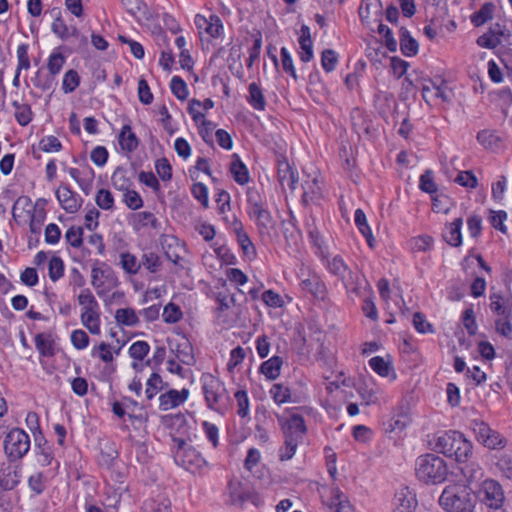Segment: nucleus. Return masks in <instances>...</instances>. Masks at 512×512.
<instances>
[{"instance_id":"nucleus-11","label":"nucleus","mask_w":512,"mask_h":512,"mask_svg":"<svg viewBox=\"0 0 512 512\" xmlns=\"http://www.w3.org/2000/svg\"><path fill=\"white\" fill-rule=\"evenodd\" d=\"M91 285L99 297H104L118 285V280L110 268L93 267L91 270Z\"/></svg>"},{"instance_id":"nucleus-18","label":"nucleus","mask_w":512,"mask_h":512,"mask_svg":"<svg viewBox=\"0 0 512 512\" xmlns=\"http://www.w3.org/2000/svg\"><path fill=\"white\" fill-rule=\"evenodd\" d=\"M56 197L62 208L68 213H75L81 207V199L67 186H62L56 191Z\"/></svg>"},{"instance_id":"nucleus-30","label":"nucleus","mask_w":512,"mask_h":512,"mask_svg":"<svg viewBox=\"0 0 512 512\" xmlns=\"http://www.w3.org/2000/svg\"><path fill=\"white\" fill-rule=\"evenodd\" d=\"M51 29L55 35H57L62 40H67L69 37H78L79 31L76 27L71 26L68 27L65 21L61 16H58L54 19Z\"/></svg>"},{"instance_id":"nucleus-50","label":"nucleus","mask_w":512,"mask_h":512,"mask_svg":"<svg viewBox=\"0 0 512 512\" xmlns=\"http://www.w3.org/2000/svg\"><path fill=\"white\" fill-rule=\"evenodd\" d=\"M64 273L63 260L58 256H53L49 261L48 274L49 278L55 282L59 280Z\"/></svg>"},{"instance_id":"nucleus-42","label":"nucleus","mask_w":512,"mask_h":512,"mask_svg":"<svg viewBox=\"0 0 512 512\" xmlns=\"http://www.w3.org/2000/svg\"><path fill=\"white\" fill-rule=\"evenodd\" d=\"M111 182L114 188L120 191H127L130 187V179L127 176L125 169L118 167L112 174Z\"/></svg>"},{"instance_id":"nucleus-34","label":"nucleus","mask_w":512,"mask_h":512,"mask_svg":"<svg viewBox=\"0 0 512 512\" xmlns=\"http://www.w3.org/2000/svg\"><path fill=\"white\" fill-rule=\"evenodd\" d=\"M354 221L361 234L366 238L368 245L372 248L375 239L367 223L366 215L361 209L355 211Z\"/></svg>"},{"instance_id":"nucleus-1","label":"nucleus","mask_w":512,"mask_h":512,"mask_svg":"<svg viewBox=\"0 0 512 512\" xmlns=\"http://www.w3.org/2000/svg\"><path fill=\"white\" fill-rule=\"evenodd\" d=\"M435 449L448 457H454L459 464L468 462L473 455V443L458 431H446L438 435Z\"/></svg>"},{"instance_id":"nucleus-16","label":"nucleus","mask_w":512,"mask_h":512,"mask_svg":"<svg viewBox=\"0 0 512 512\" xmlns=\"http://www.w3.org/2000/svg\"><path fill=\"white\" fill-rule=\"evenodd\" d=\"M189 396L188 389H182L180 391L171 389L168 392L161 394L159 397V408L162 411H168L173 409L182 403H184Z\"/></svg>"},{"instance_id":"nucleus-39","label":"nucleus","mask_w":512,"mask_h":512,"mask_svg":"<svg viewBox=\"0 0 512 512\" xmlns=\"http://www.w3.org/2000/svg\"><path fill=\"white\" fill-rule=\"evenodd\" d=\"M13 107L15 108L14 116L21 126L28 125L32 120V111L31 107L26 103H19L18 101L12 102Z\"/></svg>"},{"instance_id":"nucleus-59","label":"nucleus","mask_w":512,"mask_h":512,"mask_svg":"<svg viewBox=\"0 0 512 512\" xmlns=\"http://www.w3.org/2000/svg\"><path fill=\"white\" fill-rule=\"evenodd\" d=\"M247 202H248V213L249 214L265 206V203H264L261 195L254 188L248 189Z\"/></svg>"},{"instance_id":"nucleus-19","label":"nucleus","mask_w":512,"mask_h":512,"mask_svg":"<svg viewBox=\"0 0 512 512\" xmlns=\"http://www.w3.org/2000/svg\"><path fill=\"white\" fill-rule=\"evenodd\" d=\"M300 286L304 292L311 294L315 299L324 300L326 297V285L317 275L302 280Z\"/></svg>"},{"instance_id":"nucleus-62","label":"nucleus","mask_w":512,"mask_h":512,"mask_svg":"<svg viewBox=\"0 0 512 512\" xmlns=\"http://www.w3.org/2000/svg\"><path fill=\"white\" fill-rule=\"evenodd\" d=\"M455 182L469 189H474L478 185L476 176L470 170L460 172L455 178Z\"/></svg>"},{"instance_id":"nucleus-32","label":"nucleus","mask_w":512,"mask_h":512,"mask_svg":"<svg viewBox=\"0 0 512 512\" xmlns=\"http://www.w3.org/2000/svg\"><path fill=\"white\" fill-rule=\"evenodd\" d=\"M422 97L428 104H431L437 99H441L444 102L449 100L446 89L435 84H432V86H423Z\"/></svg>"},{"instance_id":"nucleus-36","label":"nucleus","mask_w":512,"mask_h":512,"mask_svg":"<svg viewBox=\"0 0 512 512\" xmlns=\"http://www.w3.org/2000/svg\"><path fill=\"white\" fill-rule=\"evenodd\" d=\"M249 104L256 110H264L266 101L262 89L256 84L249 85V95L247 97Z\"/></svg>"},{"instance_id":"nucleus-48","label":"nucleus","mask_w":512,"mask_h":512,"mask_svg":"<svg viewBox=\"0 0 512 512\" xmlns=\"http://www.w3.org/2000/svg\"><path fill=\"white\" fill-rule=\"evenodd\" d=\"M176 358L186 365L194 364L195 358L192 353V347L188 343V341H185L183 344L178 345L176 349Z\"/></svg>"},{"instance_id":"nucleus-20","label":"nucleus","mask_w":512,"mask_h":512,"mask_svg":"<svg viewBox=\"0 0 512 512\" xmlns=\"http://www.w3.org/2000/svg\"><path fill=\"white\" fill-rule=\"evenodd\" d=\"M302 187V200L306 205L318 202L323 196L322 186L317 176L312 179L305 180Z\"/></svg>"},{"instance_id":"nucleus-9","label":"nucleus","mask_w":512,"mask_h":512,"mask_svg":"<svg viewBox=\"0 0 512 512\" xmlns=\"http://www.w3.org/2000/svg\"><path fill=\"white\" fill-rule=\"evenodd\" d=\"M30 449V437L22 429L14 428L5 437L4 450L6 455L18 460L24 457Z\"/></svg>"},{"instance_id":"nucleus-33","label":"nucleus","mask_w":512,"mask_h":512,"mask_svg":"<svg viewBox=\"0 0 512 512\" xmlns=\"http://www.w3.org/2000/svg\"><path fill=\"white\" fill-rule=\"evenodd\" d=\"M283 361L279 356H273L263 362L260 371L270 380L276 379L280 375Z\"/></svg>"},{"instance_id":"nucleus-26","label":"nucleus","mask_w":512,"mask_h":512,"mask_svg":"<svg viewBox=\"0 0 512 512\" xmlns=\"http://www.w3.org/2000/svg\"><path fill=\"white\" fill-rule=\"evenodd\" d=\"M230 172L235 182L240 185H244L250 180L248 169L237 154L233 155V160L230 165Z\"/></svg>"},{"instance_id":"nucleus-38","label":"nucleus","mask_w":512,"mask_h":512,"mask_svg":"<svg viewBox=\"0 0 512 512\" xmlns=\"http://www.w3.org/2000/svg\"><path fill=\"white\" fill-rule=\"evenodd\" d=\"M120 265L126 273L135 275L141 268V261L135 255L124 252L120 254Z\"/></svg>"},{"instance_id":"nucleus-17","label":"nucleus","mask_w":512,"mask_h":512,"mask_svg":"<svg viewBox=\"0 0 512 512\" xmlns=\"http://www.w3.org/2000/svg\"><path fill=\"white\" fill-rule=\"evenodd\" d=\"M325 503L329 508V512H352V505L347 496L337 487L329 490V497H327Z\"/></svg>"},{"instance_id":"nucleus-15","label":"nucleus","mask_w":512,"mask_h":512,"mask_svg":"<svg viewBox=\"0 0 512 512\" xmlns=\"http://www.w3.org/2000/svg\"><path fill=\"white\" fill-rule=\"evenodd\" d=\"M194 23L201 36L203 33H206L211 38H217L223 32L222 22L220 18L214 14H211L208 18L201 14H197L195 16Z\"/></svg>"},{"instance_id":"nucleus-60","label":"nucleus","mask_w":512,"mask_h":512,"mask_svg":"<svg viewBox=\"0 0 512 512\" xmlns=\"http://www.w3.org/2000/svg\"><path fill=\"white\" fill-rule=\"evenodd\" d=\"M45 219V211L43 208L37 209V204L34 206V213L31 216L29 228L33 234H40L41 226Z\"/></svg>"},{"instance_id":"nucleus-45","label":"nucleus","mask_w":512,"mask_h":512,"mask_svg":"<svg viewBox=\"0 0 512 512\" xmlns=\"http://www.w3.org/2000/svg\"><path fill=\"white\" fill-rule=\"evenodd\" d=\"M495 465L499 472L506 478L512 479V456L506 453L495 455Z\"/></svg>"},{"instance_id":"nucleus-47","label":"nucleus","mask_w":512,"mask_h":512,"mask_svg":"<svg viewBox=\"0 0 512 512\" xmlns=\"http://www.w3.org/2000/svg\"><path fill=\"white\" fill-rule=\"evenodd\" d=\"M182 315L183 314L179 306L172 302L168 303L164 307L162 313L163 320L169 324L177 323L182 318Z\"/></svg>"},{"instance_id":"nucleus-44","label":"nucleus","mask_w":512,"mask_h":512,"mask_svg":"<svg viewBox=\"0 0 512 512\" xmlns=\"http://www.w3.org/2000/svg\"><path fill=\"white\" fill-rule=\"evenodd\" d=\"M371 369L381 377H387L392 371L391 363L383 357L375 356L369 360Z\"/></svg>"},{"instance_id":"nucleus-40","label":"nucleus","mask_w":512,"mask_h":512,"mask_svg":"<svg viewBox=\"0 0 512 512\" xmlns=\"http://www.w3.org/2000/svg\"><path fill=\"white\" fill-rule=\"evenodd\" d=\"M115 320L120 325L135 326L139 322V318L132 308H120L116 310Z\"/></svg>"},{"instance_id":"nucleus-55","label":"nucleus","mask_w":512,"mask_h":512,"mask_svg":"<svg viewBox=\"0 0 512 512\" xmlns=\"http://www.w3.org/2000/svg\"><path fill=\"white\" fill-rule=\"evenodd\" d=\"M478 142L485 148H493L500 142V138L494 131L482 130L477 134Z\"/></svg>"},{"instance_id":"nucleus-43","label":"nucleus","mask_w":512,"mask_h":512,"mask_svg":"<svg viewBox=\"0 0 512 512\" xmlns=\"http://www.w3.org/2000/svg\"><path fill=\"white\" fill-rule=\"evenodd\" d=\"M35 346L42 356L50 357L54 354L53 342L47 334H37Z\"/></svg>"},{"instance_id":"nucleus-31","label":"nucleus","mask_w":512,"mask_h":512,"mask_svg":"<svg viewBox=\"0 0 512 512\" xmlns=\"http://www.w3.org/2000/svg\"><path fill=\"white\" fill-rule=\"evenodd\" d=\"M495 331L499 335L512 340V306L506 311V314L495 320Z\"/></svg>"},{"instance_id":"nucleus-53","label":"nucleus","mask_w":512,"mask_h":512,"mask_svg":"<svg viewBox=\"0 0 512 512\" xmlns=\"http://www.w3.org/2000/svg\"><path fill=\"white\" fill-rule=\"evenodd\" d=\"M96 204L103 210H110L114 206L112 193L107 189H100L96 193Z\"/></svg>"},{"instance_id":"nucleus-35","label":"nucleus","mask_w":512,"mask_h":512,"mask_svg":"<svg viewBox=\"0 0 512 512\" xmlns=\"http://www.w3.org/2000/svg\"><path fill=\"white\" fill-rule=\"evenodd\" d=\"M162 245L167 259L174 264H178L181 259L179 250L183 249L178 240L175 237H167Z\"/></svg>"},{"instance_id":"nucleus-57","label":"nucleus","mask_w":512,"mask_h":512,"mask_svg":"<svg viewBox=\"0 0 512 512\" xmlns=\"http://www.w3.org/2000/svg\"><path fill=\"white\" fill-rule=\"evenodd\" d=\"M338 62V54L332 49H326L321 55V65L326 72H332Z\"/></svg>"},{"instance_id":"nucleus-8","label":"nucleus","mask_w":512,"mask_h":512,"mask_svg":"<svg viewBox=\"0 0 512 512\" xmlns=\"http://www.w3.org/2000/svg\"><path fill=\"white\" fill-rule=\"evenodd\" d=\"M173 441L177 446L174 451V460L179 466L189 471H195L203 466L205 460L195 448L183 439L174 438Z\"/></svg>"},{"instance_id":"nucleus-10","label":"nucleus","mask_w":512,"mask_h":512,"mask_svg":"<svg viewBox=\"0 0 512 512\" xmlns=\"http://www.w3.org/2000/svg\"><path fill=\"white\" fill-rule=\"evenodd\" d=\"M477 496L480 502L489 509L501 508L505 500L502 486L493 479H486L482 482L477 491Z\"/></svg>"},{"instance_id":"nucleus-21","label":"nucleus","mask_w":512,"mask_h":512,"mask_svg":"<svg viewBox=\"0 0 512 512\" xmlns=\"http://www.w3.org/2000/svg\"><path fill=\"white\" fill-rule=\"evenodd\" d=\"M118 143L122 151L131 153L135 151L139 145V139L136 134L132 131L129 124L122 127L118 135Z\"/></svg>"},{"instance_id":"nucleus-51","label":"nucleus","mask_w":512,"mask_h":512,"mask_svg":"<svg viewBox=\"0 0 512 512\" xmlns=\"http://www.w3.org/2000/svg\"><path fill=\"white\" fill-rule=\"evenodd\" d=\"M79 83L80 77L77 71L68 70L63 77L62 89L65 93H71L79 86Z\"/></svg>"},{"instance_id":"nucleus-41","label":"nucleus","mask_w":512,"mask_h":512,"mask_svg":"<svg viewBox=\"0 0 512 512\" xmlns=\"http://www.w3.org/2000/svg\"><path fill=\"white\" fill-rule=\"evenodd\" d=\"M462 464L461 473L468 482L476 481L483 476V469L477 462L468 461Z\"/></svg>"},{"instance_id":"nucleus-27","label":"nucleus","mask_w":512,"mask_h":512,"mask_svg":"<svg viewBox=\"0 0 512 512\" xmlns=\"http://www.w3.org/2000/svg\"><path fill=\"white\" fill-rule=\"evenodd\" d=\"M143 512H172L171 502L164 495H158L156 498L148 499L142 507Z\"/></svg>"},{"instance_id":"nucleus-64","label":"nucleus","mask_w":512,"mask_h":512,"mask_svg":"<svg viewBox=\"0 0 512 512\" xmlns=\"http://www.w3.org/2000/svg\"><path fill=\"white\" fill-rule=\"evenodd\" d=\"M70 338L72 345L78 350H83L89 345V336L82 329L72 331Z\"/></svg>"},{"instance_id":"nucleus-2","label":"nucleus","mask_w":512,"mask_h":512,"mask_svg":"<svg viewBox=\"0 0 512 512\" xmlns=\"http://www.w3.org/2000/svg\"><path fill=\"white\" fill-rule=\"evenodd\" d=\"M321 259L327 270L341 280L348 293L360 295L362 290L365 289V281L348 267L340 255L331 257L322 253Z\"/></svg>"},{"instance_id":"nucleus-12","label":"nucleus","mask_w":512,"mask_h":512,"mask_svg":"<svg viewBox=\"0 0 512 512\" xmlns=\"http://www.w3.org/2000/svg\"><path fill=\"white\" fill-rule=\"evenodd\" d=\"M256 223L258 232L264 241H273L277 237L276 221L266 206L249 214Z\"/></svg>"},{"instance_id":"nucleus-22","label":"nucleus","mask_w":512,"mask_h":512,"mask_svg":"<svg viewBox=\"0 0 512 512\" xmlns=\"http://www.w3.org/2000/svg\"><path fill=\"white\" fill-rule=\"evenodd\" d=\"M463 224L462 218H456L453 222L446 225L443 232V238L447 244L453 247H459L462 244L461 227Z\"/></svg>"},{"instance_id":"nucleus-49","label":"nucleus","mask_w":512,"mask_h":512,"mask_svg":"<svg viewBox=\"0 0 512 512\" xmlns=\"http://www.w3.org/2000/svg\"><path fill=\"white\" fill-rule=\"evenodd\" d=\"M238 242L243 249L244 253L246 255H254L255 254V247L249 238V236L243 231V227L241 223H238V226L235 228Z\"/></svg>"},{"instance_id":"nucleus-5","label":"nucleus","mask_w":512,"mask_h":512,"mask_svg":"<svg viewBox=\"0 0 512 512\" xmlns=\"http://www.w3.org/2000/svg\"><path fill=\"white\" fill-rule=\"evenodd\" d=\"M201 383L207 406L217 412L224 411L229 401L224 384L209 373L201 376Z\"/></svg>"},{"instance_id":"nucleus-58","label":"nucleus","mask_w":512,"mask_h":512,"mask_svg":"<svg viewBox=\"0 0 512 512\" xmlns=\"http://www.w3.org/2000/svg\"><path fill=\"white\" fill-rule=\"evenodd\" d=\"M270 394L277 404L286 403L291 397L290 390L281 384H274L270 389Z\"/></svg>"},{"instance_id":"nucleus-56","label":"nucleus","mask_w":512,"mask_h":512,"mask_svg":"<svg viewBox=\"0 0 512 512\" xmlns=\"http://www.w3.org/2000/svg\"><path fill=\"white\" fill-rule=\"evenodd\" d=\"M170 88L172 93L179 99L185 100L188 97V88L184 80L179 76L171 79Z\"/></svg>"},{"instance_id":"nucleus-52","label":"nucleus","mask_w":512,"mask_h":512,"mask_svg":"<svg viewBox=\"0 0 512 512\" xmlns=\"http://www.w3.org/2000/svg\"><path fill=\"white\" fill-rule=\"evenodd\" d=\"M149 344L145 341H136L129 348V355L138 361H143L149 353Z\"/></svg>"},{"instance_id":"nucleus-28","label":"nucleus","mask_w":512,"mask_h":512,"mask_svg":"<svg viewBox=\"0 0 512 512\" xmlns=\"http://www.w3.org/2000/svg\"><path fill=\"white\" fill-rule=\"evenodd\" d=\"M400 49L401 52L407 57L415 56L419 51L418 42L405 28L400 29Z\"/></svg>"},{"instance_id":"nucleus-25","label":"nucleus","mask_w":512,"mask_h":512,"mask_svg":"<svg viewBox=\"0 0 512 512\" xmlns=\"http://www.w3.org/2000/svg\"><path fill=\"white\" fill-rule=\"evenodd\" d=\"M131 222L135 230L139 231L143 228L150 227L152 229H159L160 224L155 215L148 211H142L133 214Z\"/></svg>"},{"instance_id":"nucleus-54","label":"nucleus","mask_w":512,"mask_h":512,"mask_svg":"<svg viewBox=\"0 0 512 512\" xmlns=\"http://www.w3.org/2000/svg\"><path fill=\"white\" fill-rule=\"evenodd\" d=\"M65 64V57L62 53L59 52H53L49 58L47 63V68L49 70V73L52 76L57 75L60 73L63 65Z\"/></svg>"},{"instance_id":"nucleus-7","label":"nucleus","mask_w":512,"mask_h":512,"mask_svg":"<svg viewBox=\"0 0 512 512\" xmlns=\"http://www.w3.org/2000/svg\"><path fill=\"white\" fill-rule=\"evenodd\" d=\"M470 429L472 430L475 439L489 450L504 449L508 443L507 439L502 434L492 429L482 420H471Z\"/></svg>"},{"instance_id":"nucleus-63","label":"nucleus","mask_w":512,"mask_h":512,"mask_svg":"<svg viewBox=\"0 0 512 512\" xmlns=\"http://www.w3.org/2000/svg\"><path fill=\"white\" fill-rule=\"evenodd\" d=\"M419 187L423 192L429 194H433L437 191V185L434 182L432 171L427 170L420 176Z\"/></svg>"},{"instance_id":"nucleus-46","label":"nucleus","mask_w":512,"mask_h":512,"mask_svg":"<svg viewBox=\"0 0 512 512\" xmlns=\"http://www.w3.org/2000/svg\"><path fill=\"white\" fill-rule=\"evenodd\" d=\"M162 378L157 373H152L146 382L145 395L148 400L154 398V396L162 389Z\"/></svg>"},{"instance_id":"nucleus-29","label":"nucleus","mask_w":512,"mask_h":512,"mask_svg":"<svg viewBox=\"0 0 512 512\" xmlns=\"http://www.w3.org/2000/svg\"><path fill=\"white\" fill-rule=\"evenodd\" d=\"M495 5L492 2L484 3L479 11L473 13L470 16L471 23L475 27L484 25L487 21L491 20L494 16Z\"/></svg>"},{"instance_id":"nucleus-6","label":"nucleus","mask_w":512,"mask_h":512,"mask_svg":"<svg viewBox=\"0 0 512 512\" xmlns=\"http://www.w3.org/2000/svg\"><path fill=\"white\" fill-rule=\"evenodd\" d=\"M78 303L82 307L81 323L91 334H100V308L89 288L82 289L78 295Z\"/></svg>"},{"instance_id":"nucleus-37","label":"nucleus","mask_w":512,"mask_h":512,"mask_svg":"<svg viewBox=\"0 0 512 512\" xmlns=\"http://www.w3.org/2000/svg\"><path fill=\"white\" fill-rule=\"evenodd\" d=\"M358 393L364 405H373L379 401V388L376 386L364 383L359 386Z\"/></svg>"},{"instance_id":"nucleus-24","label":"nucleus","mask_w":512,"mask_h":512,"mask_svg":"<svg viewBox=\"0 0 512 512\" xmlns=\"http://www.w3.org/2000/svg\"><path fill=\"white\" fill-rule=\"evenodd\" d=\"M299 44L301 51L299 56L301 61L310 62L313 59V45L310 35V29L308 26L303 25L300 30Z\"/></svg>"},{"instance_id":"nucleus-23","label":"nucleus","mask_w":512,"mask_h":512,"mask_svg":"<svg viewBox=\"0 0 512 512\" xmlns=\"http://www.w3.org/2000/svg\"><path fill=\"white\" fill-rule=\"evenodd\" d=\"M278 181L282 188L286 186L291 190H295L297 177L294 171L292 170L289 163L283 159L278 161Z\"/></svg>"},{"instance_id":"nucleus-4","label":"nucleus","mask_w":512,"mask_h":512,"mask_svg":"<svg viewBox=\"0 0 512 512\" xmlns=\"http://www.w3.org/2000/svg\"><path fill=\"white\" fill-rule=\"evenodd\" d=\"M475 503L470 490L462 485L446 486L439 497L445 512H474Z\"/></svg>"},{"instance_id":"nucleus-14","label":"nucleus","mask_w":512,"mask_h":512,"mask_svg":"<svg viewBox=\"0 0 512 512\" xmlns=\"http://www.w3.org/2000/svg\"><path fill=\"white\" fill-rule=\"evenodd\" d=\"M392 505L395 512H414L418 506L416 494L403 486L395 492Z\"/></svg>"},{"instance_id":"nucleus-61","label":"nucleus","mask_w":512,"mask_h":512,"mask_svg":"<svg viewBox=\"0 0 512 512\" xmlns=\"http://www.w3.org/2000/svg\"><path fill=\"white\" fill-rule=\"evenodd\" d=\"M83 229L81 227H70L65 233L66 241L74 248H79L83 243Z\"/></svg>"},{"instance_id":"nucleus-13","label":"nucleus","mask_w":512,"mask_h":512,"mask_svg":"<svg viewBox=\"0 0 512 512\" xmlns=\"http://www.w3.org/2000/svg\"><path fill=\"white\" fill-rule=\"evenodd\" d=\"M278 422L282 428L284 438L301 442L307 432L303 417L292 413L288 418L277 415Z\"/></svg>"},{"instance_id":"nucleus-3","label":"nucleus","mask_w":512,"mask_h":512,"mask_svg":"<svg viewBox=\"0 0 512 512\" xmlns=\"http://www.w3.org/2000/svg\"><path fill=\"white\" fill-rule=\"evenodd\" d=\"M415 473L421 482L435 485L446 480L449 470L442 457L428 453L417 458Z\"/></svg>"}]
</instances>
